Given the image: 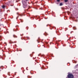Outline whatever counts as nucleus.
<instances>
[{
	"instance_id": "f257e3e1",
	"label": "nucleus",
	"mask_w": 78,
	"mask_h": 78,
	"mask_svg": "<svg viewBox=\"0 0 78 78\" xmlns=\"http://www.w3.org/2000/svg\"><path fill=\"white\" fill-rule=\"evenodd\" d=\"M27 1H28V0H22V2L23 4V6L24 8H26L27 7Z\"/></svg>"
},
{
	"instance_id": "f03ea898",
	"label": "nucleus",
	"mask_w": 78,
	"mask_h": 78,
	"mask_svg": "<svg viewBox=\"0 0 78 78\" xmlns=\"http://www.w3.org/2000/svg\"><path fill=\"white\" fill-rule=\"evenodd\" d=\"M67 77L68 78H74V76H73V75L72 74H69L67 76Z\"/></svg>"
},
{
	"instance_id": "7ed1b4c3",
	"label": "nucleus",
	"mask_w": 78,
	"mask_h": 78,
	"mask_svg": "<svg viewBox=\"0 0 78 78\" xmlns=\"http://www.w3.org/2000/svg\"><path fill=\"white\" fill-rule=\"evenodd\" d=\"M63 5L62 3H60V6H62Z\"/></svg>"
},
{
	"instance_id": "20e7f679",
	"label": "nucleus",
	"mask_w": 78,
	"mask_h": 78,
	"mask_svg": "<svg viewBox=\"0 0 78 78\" xmlns=\"http://www.w3.org/2000/svg\"><path fill=\"white\" fill-rule=\"evenodd\" d=\"M9 44H12V42L11 41H10L9 42Z\"/></svg>"
},
{
	"instance_id": "39448f33",
	"label": "nucleus",
	"mask_w": 78,
	"mask_h": 78,
	"mask_svg": "<svg viewBox=\"0 0 78 78\" xmlns=\"http://www.w3.org/2000/svg\"><path fill=\"white\" fill-rule=\"evenodd\" d=\"M14 37H17L16 35H13Z\"/></svg>"
},
{
	"instance_id": "423d86ee",
	"label": "nucleus",
	"mask_w": 78,
	"mask_h": 78,
	"mask_svg": "<svg viewBox=\"0 0 78 78\" xmlns=\"http://www.w3.org/2000/svg\"><path fill=\"white\" fill-rule=\"evenodd\" d=\"M2 8H5V6L4 5H3L2 6Z\"/></svg>"
},
{
	"instance_id": "0eeeda50",
	"label": "nucleus",
	"mask_w": 78,
	"mask_h": 78,
	"mask_svg": "<svg viewBox=\"0 0 78 78\" xmlns=\"http://www.w3.org/2000/svg\"><path fill=\"white\" fill-rule=\"evenodd\" d=\"M68 2V0H65V2Z\"/></svg>"
},
{
	"instance_id": "6e6552de",
	"label": "nucleus",
	"mask_w": 78,
	"mask_h": 78,
	"mask_svg": "<svg viewBox=\"0 0 78 78\" xmlns=\"http://www.w3.org/2000/svg\"><path fill=\"white\" fill-rule=\"evenodd\" d=\"M57 2H59L60 0H57Z\"/></svg>"
},
{
	"instance_id": "1a4fd4ad",
	"label": "nucleus",
	"mask_w": 78,
	"mask_h": 78,
	"mask_svg": "<svg viewBox=\"0 0 78 78\" xmlns=\"http://www.w3.org/2000/svg\"><path fill=\"white\" fill-rule=\"evenodd\" d=\"M76 66H78V65H77Z\"/></svg>"
},
{
	"instance_id": "9d476101",
	"label": "nucleus",
	"mask_w": 78,
	"mask_h": 78,
	"mask_svg": "<svg viewBox=\"0 0 78 78\" xmlns=\"http://www.w3.org/2000/svg\"><path fill=\"white\" fill-rule=\"evenodd\" d=\"M16 19H17V18H16Z\"/></svg>"
},
{
	"instance_id": "9b49d317",
	"label": "nucleus",
	"mask_w": 78,
	"mask_h": 78,
	"mask_svg": "<svg viewBox=\"0 0 78 78\" xmlns=\"http://www.w3.org/2000/svg\"><path fill=\"white\" fill-rule=\"evenodd\" d=\"M17 17H19V16H17Z\"/></svg>"
},
{
	"instance_id": "f8f14e48",
	"label": "nucleus",
	"mask_w": 78,
	"mask_h": 78,
	"mask_svg": "<svg viewBox=\"0 0 78 78\" xmlns=\"http://www.w3.org/2000/svg\"><path fill=\"white\" fill-rule=\"evenodd\" d=\"M21 16H22L20 15Z\"/></svg>"
}]
</instances>
